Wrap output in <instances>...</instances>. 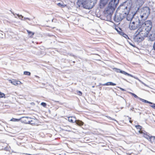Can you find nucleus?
I'll return each mask as SVG.
<instances>
[{
  "label": "nucleus",
  "instance_id": "1",
  "mask_svg": "<svg viewBox=\"0 0 155 155\" xmlns=\"http://www.w3.org/2000/svg\"><path fill=\"white\" fill-rule=\"evenodd\" d=\"M132 5V2L130 0H128L121 4L117 8V10H120L122 13L117 12L114 17V21L116 22L121 21L127 14L129 12L130 10Z\"/></svg>",
  "mask_w": 155,
  "mask_h": 155
},
{
  "label": "nucleus",
  "instance_id": "2",
  "mask_svg": "<svg viewBox=\"0 0 155 155\" xmlns=\"http://www.w3.org/2000/svg\"><path fill=\"white\" fill-rule=\"evenodd\" d=\"M149 32L150 31H148L140 26L134 34L135 38L138 41H141L143 40L145 37L147 36Z\"/></svg>",
  "mask_w": 155,
  "mask_h": 155
},
{
  "label": "nucleus",
  "instance_id": "3",
  "mask_svg": "<svg viewBox=\"0 0 155 155\" xmlns=\"http://www.w3.org/2000/svg\"><path fill=\"white\" fill-rule=\"evenodd\" d=\"M112 2H110L108 7L105 11V15L106 17V19H104L105 20L109 21L111 20L112 14L117 5Z\"/></svg>",
  "mask_w": 155,
  "mask_h": 155
},
{
  "label": "nucleus",
  "instance_id": "4",
  "mask_svg": "<svg viewBox=\"0 0 155 155\" xmlns=\"http://www.w3.org/2000/svg\"><path fill=\"white\" fill-rule=\"evenodd\" d=\"M140 14L139 18L141 21H145L148 18L150 12V10L148 7H145L140 10Z\"/></svg>",
  "mask_w": 155,
  "mask_h": 155
},
{
  "label": "nucleus",
  "instance_id": "5",
  "mask_svg": "<svg viewBox=\"0 0 155 155\" xmlns=\"http://www.w3.org/2000/svg\"><path fill=\"white\" fill-rule=\"evenodd\" d=\"M141 20L139 17H136L134 20L130 22L129 25V28L130 30H134L140 26Z\"/></svg>",
  "mask_w": 155,
  "mask_h": 155
},
{
  "label": "nucleus",
  "instance_id": "6",
  "mask_svg": "<svg viewBox=\"0 0 155 155\" xmlns=\"http://www.w3.org/2000/svg\"><path fill=\"white\" fill-rule=\"evenodd\" d=\"M144 21H141L140 26L147 30L150 31L152 26V24L150 20H147L144 22Z\"/></svg>",
  "mask_w": 155,
  "mask_h": 155
},
{
  "label": "nucleus",
  "instance_id": "7",
  "mask_svg": "<svg viewBox=\"0 0 155 155\" xmlns=\"http://www.w3.org/2000/svg\"><path fill=\"white\" fill-rule=\"evenodd\" d=\"M113 70L117 73H120L124 75H127L128 76L134 78L136 79H138L137 77H135L131 74H128L124 71L121 70L117 68H113Z\"/></svg>",
  "mask_w": 155,
  "mask_h": 155
},
{
  "label": "nucleus",
  "instance_id": "8",
  "mask_svg": "<svg viewBox=\"0 0 155 155\" xmlns=\"http://www.w3.org/2000/svg\"><path fill=\"white\" fill-rule=\"evenodd\" d=\"M140 100L143 102L150 104V106L153 109H155V104L142 98H140Z\"/></svg>",
  "mask_w": 155,
  "mask_h": 155
},
{
  "label": "nucleus",
  "instance_id": "9",
  "mask_svg": "<svg viewBox=\"0 0 155 155\" xmlns=\"http://www.w3.org/2000/svg\"><path fill=\"white\" fill-rule=\"evenodd\" d=\"M108 0H100V6L101 8L104 7L107 3Z\"/></svg>",
  "mask_w": 155,
  "mask_h": 155
},
{
  "label": "nucleus",
  "instance_id": "10",
  "mask_svg": "<svg viewBox=\"0 0 155 155\" xmlns=\"http://www.w3.org/2000/svg\"><path fill=\"white\" fill-rule=\"evenodd\" d=\"M87 0H82L81 2L82 4L83 5V7L84 8L87 9L89 7L87 3Z\"/></svg>",
  "mask_w": 155,
  "mask_h": 155
},
{
  "label": "nucleus",
  "instance_id": "11",
  "mask_svg": "<svg viewBox=\"0 0 155 155\" xmlns=\"http://www.w3.org/2000/svg\"><path fill=\"white\" fill-rule=\"evenodd\" d=\"M21 119V120L24 123L29 124V121H28V119H30V117H22Z\"/></svg>",
  "mask_w": 155,
  "mask_h": 155
},
{
  "label": "nucleus",
  "instance_id": "12",
  "mask_svg": "<svg viewBox=\"0 0 155 155\" xmlns=\"http://www.w3.org/2000/svg\"><path fill=\"white\" fill-rule=\"evenodd\" d=\"M11 12V13L12 14H13L14 16H15V15H16L17 16H18V18L20 19H21V20H25L26 19H28V20H30V18H24L23 19H22V18H23V17L22 15H19V14H14V12H12V11Z\"/></svg>",
  "mask_w": 155,
  "mask_h": 155
},
{
  "label": "nucleus",
  "instance_id": "13",
  "mask_svg": "<svg viewBox=\"0 0 155 155\" xmlns=\"http://www.w3.org/2000/svg\"><path fill=\"white\" fill-rule=\"evenodd\" d=\"M129 12L127 14L126 16H125L127 17V20L129 21H130L132 19L135 20V19L136 18H133V16L132 15H130L129 14Z\"/></svg>",
  "mask_w": 155,
  "mask_h": 155
},
{
  "label": "nucleus",
  "instance_id": "14",
  "mask_svg": "<svg viewBox=\"0 0 155 155\" xmlns=\"http://www.w3.org/2000/svg\"><path fill=\"white\" fill-rule=\"evenodd\" d=\"M68 118V121L71 123L75 122L74 120H76L75 117H69Z\"/></svg>",
  "mask_w": 155,
  "mask_h": 155
},
{
  "label": "nucleus",
  "instance_id": "15",
  "mask_svg": "<svg viewBox=\"0 0 155 155\" xmlns=\"http://www.w3.org/2000/svg\"><path fill=\"white\" fill-rule=\"evenodd\" d=\"M103 86H107V85H113L115 86L116 85V84L114 83H113L112 82H108L106 83L103 84H102Z\"/></svg>",
  "mask_w": 155,
  "mask_h": 155
},
{
  "label": "nucleus",
  "instance_id": "16",
  "mask_svg": "<svg viewBox=\"0 0 155 155\" xmlns=\"http://www.w3.org/2000/svg\"><path fill=\"white\" fill-rule=\"evenodd\" d=\"M74 121L77 124L80 126H82L84 124V123L80 120H75Z\"/></svg>",
  "mask_w": 155,
  "mask_h": 155
},
{
  "label": "nucleus",
  "instance_id": "17",
  "mask_svg": "<svg viewBox=\"0 0 155 155\" xmlns=\"http://www.w3.org/2000/svg\"><path fill=\"white\" fill-rule=\"evenodd\" d=\"M155 38L153 35H150L148 37V40L151 41H153L155 40Z\"/></svg>",
  "mask_w": 155,
  "mask_h": 155
},
{
  "label": "nucleus",
  "instance_id": "18",
  "mask_svg": "<svg viewBox=\"0 0 155 155\" xmlns=\"http://www.w3.org/2000/svg\"><path fill=\"white\" fill-rule=\"evenodd\" d=\"M11 83L15 85H16L17 84H20L21 83L20 81H11Z\"/></svg>",
  "mask_w": 155,
  "mask_h": 155
},
{
  "label": "nucleus",
  "instance_id": "19",
  "mask_svg": "<svg viewBox=\"0 0 155 155\" xmlns=\"http://www.w3.org/2000/svg\"><path fill=\"white\" fill-rule=\"evenodd\" d=\"M154 136H151V137H150L148 135H144V137L146 138L148 140H149L151 142H152V140H151V137H153Z\"/></svg>",
  "mask_w": 155,
  "mask_h": 155
},
{
  "label": "nucleus",
  "instance_id": "20",
  "mask_svg": "<svg viewBox=\"0 0 155 155\" xmlns=\"http://www.w3.org/2000/svg\"><path fill=\"white\" fill-rule=\"evenodd\" d=\"M28 121H29V124H35L34 123H32L31 122L32 121H33L34 120H35V119H32L30 117V119H28Z\"/></svg>",
  "mask_w": 155,
  "mask_h": 155
},
{
  "label": "nucleus",
  "instance_id": "21",
  "mask_svg": "<svg viewBox=\"0 0 155 155\" xmlns=\"http://www.w3.org/2000/svg\"><path fill=\"white\" fill-rule=\"evenodd\" d=\"M137 2L139 5H141L144 3V0H137Z\"/></svg>",
  "mask_w": 155,
  "mask_h": 155
},
{
  "label": "nucleus",
  "instance_id": "22",
  "mask_svg": "<svg viewBox=\"0 0 155 155\" xmlns=\"http://www.w3.org/2000/svg\"><path fill=\"white\" fill-rule=\"evenodd\" d=\"M119 0H110V2L115 4L116 5H118L119 3Z\"/></svg>",
  "mask_w": 155,
  "mask_h": 155
},
{
  "label": "nucleus",
  "instance_id": "23",
  "mask_svg": "<svg viewBox=\"0 0 155 155\" xmlns=\"http://www.w3.org/2000/svg\"><path fill=\"white\" fill-rule=\"evenodd\" d=\"M27 32L28 33V35H30V36L31 37L33 35H34V33L33 32H32L29 30H27Z\"/></svg>",
  "mask_w": 155,
  "mask_h": 155
},
{
  "label": "nucleus",
  "instance_id": "24",
  "mask_svg": "<svg viewBox=\"0 0 155 155\" xmlns=\"http://www.w3.org/2000/svg\"><path fill=\"white\" fill-rule=\"evenodd\" d=\"M24 74L25 75L29 76L31 74V73L29 72L25 71L24 72Z\"/></svg>",
  "mask_w": 155,
  "mask_h": 155
},
{
  "label": "nucleus",
  "instance_id": "25",
  "mask_svg": "<svg viewBox=\"0 0 155 155\" xmlns=\"http://www.w3.org/2000/svg\"><path fill=\"white\" fill-rule=\"evenodd\" d=\"M10 146H7V147L5 148H4L3 150H6V151H10Z\"/></svg>",
  "mask_w": 155,
  "mask_h": 155
},
{
  "label": "nucleus",
  "instance_id": "26",
  "mask_svg": "<svg viewBox=\"0 0 155 155\" xmlns=\"http://www.w3.org/2000/svg\"><path fill=\"white\" fill-rule=\"evenodd\" d=\"M130 94H131V95L133 96L134 97L136 98H138L140 100V98L138 97L137 95H136L134 93H130Z\"/></svg>",
  "mask_w": 155,
  "mask_h": 155
},
{
  "label": "nucleus",
  "instance_id": "27",
  "mask_svg": "<svg viewBox=\"0 0 155 155\" xmlns=\"http://www.w3.org/2000/svg\"><path fill=\"white\" fill-rule=\"evenodd\" d=\"M151 140H152V142L151 143H154L155 144V137H151Z\"/></svg>",
  "mask_w": 155,
  "mask_h": 155
},
{
  "label": "nucleus",
  "instance_id": "28",
  "mask_svg": "<svg viewBox=\"0 0 155 155\" xmlns=\"http://www.w3.org/2000/svg\"><path fill=\"white\" fill-rule=\"evenodd\" d=\"M41 105L45 107H46V106H47L46 104L44 102H42L41 103Z\"/></svg>",
  "mask_w": 155,
  "mask_h": 155
},
{
  "label": "nucleus",
  "instance_id": "29",
  "mask_svg": "<svg viewBox=\"0 0 155 155\" xmlns=\"http://www.w3.org/2000/svg\"><path fill=\"white\" fill-rule=\"evenodd\" d=\"M135 127L138 129L141 130L142 129V127L140 125H136Z\"/></svg>",
  "mask_w": 155,
  "mask_h": 155
},
{
  "label": "nucleus",
  "instance_id": "30",
  "mask_svg": "<svg viewBox=\"0 0 155 155\" xmlns=\"http://www.w3.org/2000/svg\"><path fill=\"white\" fill-rule=\"evenodd\" d=\"M5 96V94L1 92L0 93V97H3Z\"/></svg>",
  "mask_w": 155,
  "mask_h": 155
},
{
  "label": "nucleus",
  "instance_id": "31",
  "mask_svg": "<svg viewBox=\"0 0 155 155\" xmlns=\"http://www.w3.org/2000/svg\"><path fill=\"white\" fill-rule=\"evenodd\" d=\"M117 31L118 32H119V34L122 36L124 35V32H122V31L120 32V31Z\"/></svg>",
  "mask_w": 155,
  "mask_h": 155
},
{
  "label": "nucleus",
  "instance_id": "32",
  "mask_svg": "<svg viewBox=\"0 0 155 155\" xmlns=\"http://www.w3.org/2000/svg\"><path fill=\"white\" fill-rule=\"evenodd\" d=\"M77 93L80 96H81L82 94V92L79 91H77Z\"/></svg>",
  "mask_w": 155,
  "mask_h": 155
},
{
  "label": "nucleus",
  "instance_id": "33",
  "mask_svg": "<svg viewBox=\"0 0 155 155\" xmlns=\"http://www.w3.org/2000/svg\"><path fill=\"white\" fill-rule=\"evenodd\" d=\"M123 36L126 38H127V37H128L127 35L125 33L124 34V35H123Z\"/></svg>",
  "mask_w": 155,
  "mask_h": 155
},
{
  "label": "nucleus",
  "instance_id": "34",
  "mask_svg": "<svg viewBox=\"0 0 155 155\" xmlns=\"http://www.w3.org/2000/svg\"><path fill=\"white\" fill-rule=\"evenodd\" d=\"M11 121H17L18 120V119H15V118H12L11 120Z\"/></svg>",
  "mask_w": 155,
  "mask_h": 155
},
{
  "label": "nucleus",
  "instance_id": "35",
  "mask_svg": "<svg viewBox=\"0 0 155 155\" xmlns=\"http://www.w3.org/2000/svg\"><path fill=\"white\" fill-rule=\"evenodd\" d=\"M138 79H137V80H138L140 82H141L143 84H144L145 86H146V84H144L143 82L141 81L138 78Z\"/></svg>",
  "mask_w": 155,
  "mask_h": 155
},
{
  "label": "nucleus",
  "instance_id": "36",
  "mask_svg": "<svg viewBox=\"0 0 155 155\" xmlns=\"http://www.w3.org/2000/svg\"><path fill=\"white\" fill-rule=\"evenodd\" d=\"M153 49L155 51V41L153 45Z\"/></svg>",
  "mask_w": 155,
  "mask_h": 155
},
{
  "label": "nucleus",
  "instance_id": "37",
  "mask_svg": "<svg viewBox=\"0 0 155 155\" xmlns=\"http://www.w3.org/2000/svg\"><path fill=\"white\" fill-rule=\"evenodd\" d=\"M118 87V88H120L121 90L122 91H125V90L124 89H123V88H121V87Z\"/></svg>",
  "mask_w": 155,
  "mask_h": 155
},
{
  "label": "nucleus",
  "instance_id": "38",
  "mask_svg": "<svg viewBox=\"0 0 155 155\" xmlns=\"http://www.w3.org/2000/svg\"><path fill=\"white\" fill-rule=\"evenodd\" d=\"M107 117L109 119H111L112 120H114V119H112L110 117Z\"/></svg>",
  "mask_w": 155,
  "mask_h": 155
},
{
  "label": "nucleus",
  "instance_id": "39",
  "mask_svg": "<svg viewBox=\"0 0 155 155\" xmlns=\"http://www.w3.org/2000/svg\"><path fill=\"white\" fill-rule=\"evenodd\" d=\"M134 108H132L130 109V110H131L133 111L134 110Z\"/></svg>",
  "mask_w": 155,
  "mask_h": 155
},
{
  "label": "nucleus",
  "instance_id": "40",
  "mask_svg": "<svg viewBox=\"0 0 155 155\" xmlns=\"http://www.w3.org/2000/svg\"><path fill=\"white\" fill-rule=\"evenodd\" d=\"M129 122H130V123H132V121L131 120H130Z\"/></svg>",
  "mask_w": 155,
  "mask_h": 155
},
{
  "label": "nucleus",
  "instance_id": "41",
  "mask_svg": "<svg viewBox=\"0 0 155 155\" xmlns=\"http://www.w3.org/2000/svg\"><path fill=\"white\" fill-rule=\"evenodd\" d=\"M61 5V3H58V5L59 6L60 5Z\"/></svg>",
  "mask_w": 155,
  "mask_h": 155
},
{
  "label": "nucleus",
  "instance_id": "42",
  "mask_svg": "<svg viewBox=\"0 0 155 155\" xmlns=\"http://www.w3.org/2000/svg\"><path fill=\"white\" fill-rule=\"evenodd\" d=\"M35 121V120H34V121H32V122H32V123H34L35 124V122H34V121Z\"/></svg>",
  "mask_w": 155,
  "mask_h": 155
},
{
  "label": "nucleus",
  "instance_id": "43",
  "mask_svg": "<svg viewBox=\"0 0 155 155\" xmlns=\"http://www.w3.org/2000/svg\"><path fill=\"white\" fill-rule=\"evenodd\" d=\"M123 108V107H121L120 109H122Z\"/></svg>",
  "mask_w": 155,
  "mask_h": 155
},
{
  "label": "nucleus",
  "instance_id": "44",
  "mask_svg": "<svg viewBox=\"0 0 155 155\" xmlns=\"http://www.w3.org/2000/svg\"><path fill=\"white\" fill-rule=\"evenodd\" d=\"M129 119L130 120V119H131V118H130V117H129Z\"/></svg>",
  "mask_w": 155,
  "mask_h": 155
}]
</instances>
